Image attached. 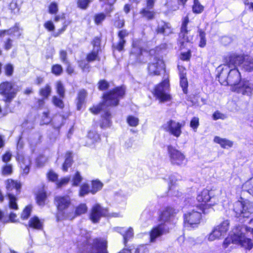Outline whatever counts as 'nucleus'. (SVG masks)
Masks as SVG:
<instances>
[{"label": "nucleus", "mask_w": 253, "mask_h": 253, "mask_svg": "<svg viewBox=\"0 0 253 253\" xmlns=\"http://www.w3.org/2000/svg\"><path fill=\"white\" fill-rule=\"evenodd\" d=\"M58 10V5L55 2H52L49 6V12L51 14H55Z\"/></svg>", "instance_id": "nucleus-58"}, {"label": "nucleus", "mask_w": 253, "mask_h": 253, "mask_svg": "<svg viewBox=\"0 0 253 253\" xmlns=\"http://www.w3.org/2000/svg\"><path fill=\"white\" fill-rule=\"evenodd\" d=\"M169 81L168 79H165L156 86L154 90V95L161 102L169 101L171 98L169 93Z\"/></svg>", "instance_id": "nucleus-5"}, {"label": "nucleus", "mask_w": 253, "mask_h": 253, "mask_svg": "<svg viewBox=\"0 0 253 253\" xmlns=\"http://www.w3.org/2000/svg\"><path fill=\"white\" fill-rule=\"evenodd\" d=\"M241 64H243L242 67L245 71L248 72H252L253 71V61L251 59L247 58L242 62Z\"/></svg>", "instance_id": "nucleus-33"}, {"label": "nucleus", "mask_w": 253, "mask_h": 253, "mask_svg": "<svg viewBox=\"0 0 253 253\" xmlns=\"http://www.w3.org/2000/svg\"><path fill=\"white\" fill-rule=\"evenodd\" d=\"M186 73H181L180 77V84L183 89L184 93H187V88L188 86V82L186 78Z\"/></svg>", "instance_id": "nucleus-36"}, {"label": "nucleus", "mask_w": 253, "mask_h": 253, "mask_svg": "<svg viewBox=\"0 0 253 253\" xmlns=\"http://www.w3.org/2000/svg\"><path fill=\"white\" fill-rule=\"evenodd\" d=\"M92 44L93 46V50H96V51H99L100 50V39L98 37H95L92 42Z\"/></svg>", "instance_id": "nucleus-57"}, {"label": "nucleus", "mask_w": 253, "mask_h": 253, "mask_svg": "<svg viewBox=\"0 0 253 253\" xmlns=\"http://www.w3.org/2000/svg\"><path fill=\"white\" fill-rule=\"evenodd\" d=\"M55 204L58 210L63 211L69 207L71 204V200L68 196H58L54 198Z\"/></svg>", "instance_id": "nucleus-18"}, {"label": "nucleus", "mask_w": 253, "mask_h": 253, "mask_svg": "<svg viewBox=\"0 0 253 253\" xmlns=\"http://www.w3.org/2000/svg\"><path fill=\"white\" fill-rule=\"evenodd\" d=\"M125 89L123 87H118L104 93L103 102L98 105L94 106L90 109L91 112L96 114L101 110L106 112L108 107L116 106L118 105L120 98L125 94Z\"/></svg>", "instance_id": "nucleus-2"}, {"label": "nucleus", "mask_w": 253, "mask_h": 253, "mask_svg": "<svg viewBox=\"0 0 253 253\" xmlns=\"http://www.w3.org/2000/svg\"><path fill=\"white\" fill-rule=\"evenodd\" d=\"M201 212L199 209L193 207L191 211L186 213L184 215L185 224L189 227H194L200 223L201 217Z\"/></svg>", "instance_id": "nucleus-9"}, {"label": "nucleus", "mask_w": 253, "mask_h": 253, "mask_svg": "<svg viewBox=\"0 0 253 253\" xmlns=\"http://www.w3.org/2000/svg\"><path fill=\"white\" fill-rule=\"evenodd\" d=\"M78 64L83 72H88L89 71L90 66L87 61L82 60L78 61Z\"/></svg>", "instance_id": "nucleus-45"}, {"label": "nucleus", "mask_w": 253, "mask_h": 253, "mask_svg": "<svg viewBox=\"0 0 253 253\" xmlns=\"http://www.w3.org/2000/svg\"><path fill=\"white\" fill-rule=\"evenodd\" d=\"M82 177L79 171H77L73 178V185L78 186L82 180Z\"/></svg>", "instance_id": "nucleus-55"}, {"label": "nucleus", "mask_w": 253, "mask_h": 253, "mask_svg": "<svg viewBox=\"0 0 253 253\" xmlns=\"http://www.w3.org/2000/svg\"><path fill=\"white\" fill-rule=\"evenodd\" d=\"M77 247L79 253H108L107 242L93 240L88 234L84 237L81 236L78 237Z\"/></svg>", "instance_id": "nucleus-1"}, {"label": "nucleus", "mask_w": 253, "mask_h": 253, "mask_svg": "<svg viewBox=\"0 0 253 253\" xmlns=\"http://www.w3.org/2000/svg\"><path fill=\"white\" fill-rule=\"evenodd\" d=\"M12 171V166L11 164H6L1 168V174L4 176L10 175Z\"/></svg>", "instance_id": "nucleus-41"}, {"label": "nucleus", "mask_w": 253, "mask_h": 253, "mask_svg": "<svg viewBox=\"0 0 253 253\" xmlns=\"http://www.w3.org/2000/svg\"><path fill=\"white\" fill-rule=\"evenodd\" d=\"M176 213V210L172 207H167L162 212L160 216V220L162 222H166L169 220L174 216Z\"/></svg>", "instance_id": "nucleus-25"}, {"label": "nucleus", "mask_w": 253, "mask_h": 253, "mask_svg": "<svg viewBox=\"0 0 253 253\" xmlns=\"http://www.w3.org/2000/svg\"><path fill=\"white\" fill-rule=\"evenodd\" d=\"M17 160L20 163V167L23 169V173L27 174L30 170L31 161L29 157H24L22 155L18 154L16 158Z\"/></svg>", "instance_id": "nucleus-23"}, {"label": "nucleus", "mask_w": 253, "mask_h": 253, "mask_svg": "<svg viewBox=\"0 0 253 253\" xmlns=\"http://www.w3.org/2000/svg\"><path fill=\"white\" fill-rule=\"evenodd\" d=\"M89 192H90V190L89 189V186L87 184H84L80 187L79 196L80 197H84Z\"/></svg>", "instance_id": "nucleus-46"}, {"label": "nucleus", "mask_w": 253, "mask_h": 253, "mask_svg": "<svg viewBox=\"0 0 253 253\" xmlns=\"http://www.w3.org/2000/svg\"><path fill=\"white\" fill-rule=\"evenodd\" d=\"M148 67V72L152 75H159L161 71L165 69V64L161 57L152 56Z\"/></svg>", "instance_id": "nucleus-12"}, {"label": "nucleus", "mask_w": 253, "mask_h": 253, "mask_svg": "<svg viewBox=\"0 0 253 253\" xmlns=\"http://www.w3.org/2000/svg\"><path fill=\"white\" fill-rule=\"evenodd\" d=\"M197 200L200 202L209 203L196 207V209L202 211L204 214L211 212L213 211L211 207L216 204L218 201L217 197L214 196L213 191H210L208 189H204L199 193L197 195Z\"/></svg>", "instance_id": "nucleus-4"}, {"label": "nucleus", "mask_w": 253, "mask_h": 253, "mask_svg": "<svg viewBox=\"0 0 253 253\" xmlns=\"http://www.w3.org/2000/svg\"><path fill=\"white\" fill-rule=\"evenodd\" d=\"M195 240L193 238L189 237L184 240V244L186 247H191L195 244Z\"/></svg>", "instance_id": "nucleus-63"}, {"label": "nucleus", "mask_w": 253, "mask_h": 253, "mask_svg": "<svg viewBox=\"0 0 253 253\" xmlns=\"http://www.w3.org/2000/svg\"><path fill=\"white\" fill-rule=\"evenodd\" d=\"M90 2V0H78V5L80 8L85 9L87 8Z\"/></svg>", "instance_id": "nucleus-56"}, {"label": "nucleus", "mask_w": 253, "mask_h": 253, "mask_svg": "<svg viewBox=\"0 0 253 253\" xmlns=\"http://www.w3.org/2000/svg\"><path fill=\"white\" fill-rule=\"evenodd\" d=\"M128 34V32L125 29L122 30L118 32V36L119 38V42L116 44L113 45L115 49L119 51L123 50L126 43L125 38L127 37Z\"/></svg>", "instance_id": "nucleus-22"}, {"label": "nucleus", "mask_w": 253, "mask_h": 253, "mask_svg": "<svg viewBox=\"0 0 253 253\" xmlns=\"http://www.w3.org/2000/svg\"><path fill=\"white\" fill-rule=\"evenodd\" d=\"M29 227L34 229L41 230L42 228V223L38 217L35 216L31 218L29 221Z\"/></svg>", "instance_id": "nucleus-29"}, {"label": "nucleus", "mask_w": 253, "mask_h": 253, "mask_svg": "<svg viewBox=\"0 0 253 253\" xmlns=\"http://www.w3.org/2000/svg\"><path fill=\"white\" fill-rule=\"evenodd\" d=\"M127 123L131 126H136L139 123V119L134 116H129L127 118Z\"/></svg>", "instance_id": "nucleus-49"}, {"label": "nucleus", "mask_w": 253, "mask_h": 253, "mask_svg": "<svg viewBox=\"0 0 253 253\" xmlns=\"http://www.w3.org/2000/svg\"><path fill=\"white\" fill-rule=\"evenodd\" d=\"M168 154L170 163L173 165L181 166L185 160L184 155L171 146L168 147Z\"/></svg>", "instance_id": "nucleus-11"}, {"label": "nucleus", "mask_w": 253, "mask_h": 253, "mask_svg": "<svg viewBox=\"0 0 253 253\" xmlns=\"http://www.w3.org/2000/svg\"><path fill=\"white\" fill-rule=\"evenodd\" d=\"M153 8H148L147 6L143 8L140 12L142 16L148 20H151L154 18L155 13L151 10Z\"/></svg>", "instance_id": "nucleus-30"}, {"label": "nucleus", "mask_w": 253, "mask_h": 253, "mask_svg": "<svg viewBox=\"0 0 253 253\" xmlns=\"http://www.w3.org/2000/svg\"><path fill=\"white\" fill-rule=\"evenodd\" d=\"M44 28L48 31H53L55 30V26L51 21H47L44 24Z\"/></svg>", "instance_id": "nucleus-61"}, {"label": "nucleus", "mask_w": 253, "mask_h": 253, "mask_svg": "<svg viewBox=\"0 0 253 253\" xmlns=\"http://www.w3.org/2000/svg\"><path fill=\"white\" fill-rule=\"evenodd\" d=\"M109 87L108 83L105 80H101L98 83V88L101 90L107 89Z\"/></svg>", "instance_id": "nucleus-60"}, {"label": "nucleus", "mask_w": 253, "mask_h": 253, "mask_svg": "<svg viewBox=\"0 0 253 253\" xmlns=\"http://www.w3.org/2000/svg\"><path fill=\"white\" fill-rule=\"evenodd\" d=\"M87 208L86 205L84 204H82L77 207L75 213L76 215H79L83 213H85L87 211Z\"/></svg>", "instance_id": "nucleus-50"}, {"label": "nucleus", "mask_w": 253, "mask_h": 253, "mask_svg": "<svg viewBox=\"0 0 253 253\" xmlns=\"http://www.w3.org/2000/svg\"><path fill=\"white\" fill-rule=\"evenodd\" d=\"M6 188L7 191V195L9 193L18 195L20 191L21 185L17 181L9 179L6 182Z\"/></svg>", "instance_id": "nucleus-21"}, {"label": "nucleus", "mask_w": 253, "mask_h": 253, "mask_svg": "<svg viewBox=\"0 0 253 253\" xmlns=\"http://www.w3.org/2000/svg\"><path fill=\"white\" fill-rule=\"evenodd\" d=\"M199 37L200 39L199 42V46L201 47H204L206 46L207 43V41L206 39V34L201 29L199 30Z\"/></svg>", "instance_id": "nucleus-48"}, {"label": "nucleus", "mask_w": 253, "mask_h": 253, "mask_svg": "<svg viewBox=\"0 0 253 253\" xmlns=\"http://www.w3.org/2000/svg\"><path fill=\"white\" fill-rule=\"evenodd\" d=\"M233 210L237 217H249L253 212V207L248 201H237L234 205Z\"/></svg>", "instance_id": "nucleus-7"}, {"label": "nucleus", "mask_w": 253, "mask_h": 253, "mask_svg": "<svg viewBox=\"0 0 253 253\" xmlns=\"http://www.w3.org/2000/svg\"><path fill=\"white\" fill-rule=\"evenodd\" d=\"M225 118V115L218 111L215 112L212 115V118L214 120H217L218 119L224 120Z\"/></svg>", "instance_id": "nucleus-62"}, {"label": "nucleus", "mask_w": 253, "mask_h": 253, "mask_svg": "<svg viewBox=\"0 0 253 253\" xmlns=\"http://www.w3.org/2000/svg\"><path fill=\"white\" fill-rule=\"evenodd\" d=\"M55 88L56 92L59 94V96L62 98H64L65 96V89L63 83L60 81L56 82Z\"/></svg>", "instance_id": "nucleus-35"}, {"label": "nucleus", "mask_w": 253, "mask_h": 253, "mask_svg": "<svg viewBox=\"0 0 253 253\" xmlns=\"http://www.w3.org/2000/svg\"><path fill=\"white\" fill-rule=\"evenodd\" d=\"M229 221L225 220L219 225L216 226L208 236V240L213 241L219 239L222 236H224L229 227Z\"/></svg>", "instance_id": "nucleus-13"}, {"label": "nucleus", "mask_w": 253, "mask_h": 253, "mask_svg": "<svg viewBox=\"0 0 253 253\" xmlns=\"http://www.w3.org/2000/svg\"><path fill=\"white\" fill-rule=\"evenodd\" d=\"M156 32L158 34L169 35L172 33V29L169 23L161 21L158 22Z\"/></svg>", "instance_id": "nucleus-24"}, {"label": "nucleus", "mask_w": 253, "mask_h": 253, "mask_svg": "<svg viewBox=\"0 0 253 253\" xmlns=\"http://www.w3.org/2000/svg\"><path fill=\"white\" fill-rule=\"evenodd\" d=\"M98 51L93 50L86 56V60L88 62H92L96 60H99Z\"/></svg>", "instance_id": "nucleus-44"}, {"label": "nucleus", "mask_w": 253, "mask_h": 253, "mask_svg": "<svg viewBox=\"0 0 253 253\" xmlns=\"http://www.w3.org/2000/svg\"><path fill=\"white\" fill-rule=\"evenodd\" d=\"M32 211V207L31 206H27L21 215V218L22 219H27L30 215Z\"/></svg>", "instance_id": "nucleus-51"}, {"label": "nucleus", "mask_w": 253, "mask_h": 253, "mask_svg": "<svg viewBox=\"0 0 253 253\" xmlns=\"http://www.w3.org/2000/svg\"><path fill=\"white\" fill-rule=\"evenodd\" d=\"M46 198V193L44 192H40L37 196V203L40 206H43Z\"/></svg>", "instance_id": "nucleus-47"}, {"label": "nucleus", "mask_w": 253, "mask_h": 253, "mask_svg": "<svg viewBox=\"0 0 253 253\" xmlns=\"http://www.w3.org/2000/svg\"><path fill=\"white\" fill-rule=\"evenodd\" d=\"M13 72V67L11 64H7L5 67V73L6 75L11 76Z\"/></svg>", "instance_id": "nucleus-64"}, {"label": "nucleus", "mask_w": 253, "mask_h": 253, "mask_svg": "<svg viewBox=\"0 0 253 253\" xmlns=\"http://www.w3.org/2000/svg\"><path fill=\"white\" fill-rule=\"evenodd\" d=\"M236 89L238 93L251 96L253 92V84L248 80H242L236 86Z\"/></svg>", "instance_id": "nucleus-15"}, {"label": "nucleus", "mask_w": 253, "mask_h": 253, "mask_svg": "<svg viewBox=\"0 0 253 253\" xmlns=\"http://www.w3.org/2000/svg\"><path fill=\"white\" fill-rule=\"evenodd\" d=\"M217 76L219 82L224 85H238L241 80L240 73L237 68L229 70L227 66H224Z\"/></svg>", "instance_id": "nucleus-3"}, {"label": "nucleus", "mask_w": 253, "mask_h": 253, "mask_svg": "<svg viewBox=\"0 0 253 253\" xmlns=\"http://www.w3.org/2000/svg\"><path fill=\"white\" fill-rule=\"evenodd\" d=\"M13 45V41L10 38H6L3 41V47L6 50H8L12 48Z\"/></svg>", "instance_id": "nucleus-53"}, {"label": "nucleus", "mask_w": 253, "mask_h": 253, "mask_svg": "<svg viewBox=\"0 0 253 253\" xmlns=\"http://www.w3.org/2000/svg\"><path fill=\"white\" fill-rule=\"evenodd\" d=\"M188 22V18L187 17H185L182 24L180 33L179 35V42L181 44V46H184V43L189 42L191 40L187 36L188 31L187 29V25Z\"/></svg>", "instance_id": "nucleus-17"}, {"label": "nucleus", "mask_w": 253, "mask_h": 253, "mask_svg": "<svg viewBox=\"0 0 253 253\" xmlns=\"http://www.w3.org/2000/svg\"><path fill=\"white\" fill-rule=\"evenodd\" d=\"M51 71L52 73L56 76H59L62 74L63 72V69L61 65L59 64H56L52 66Z\"/></svg>", "instance_id": "nucleus-52"}, {"label": "nucleus", "mask_w": 253, "mask_h": 253, "mask_svg": "<svg viewBox=\"0 0 253 253\" xmlns=\"http://www.w3.org/2000/svg\"><path fill=\"white\" fill-rule=\"evenodd\" d=\"M17 90L12 83L4 82L0 84V94L4 96V101L10 102L15 97Z\"/></svg>", "instance_id": "nucleus-8"}, {"label": "nucleus", "mask_w": 253, "mask_h": 253, "mask_svg": "<svg viewBox=\"0 0 253 253\" xmlns=\"http://www.w3.org/2000/svg\"><path fill=\"white\" fill-rule=\"evenodd\" d=\"M51 92V86L49 84H46L40 89V94L44 98H47L50 95Z\"/></svg>", "instance_id": "nucleus-39"}, {"label": "nucleus", "mask_w": 253, "mask_h": 253, "mask_svg": "<svg viewBox=\"0 0 253 253\" xmlns=\"http://www.w3.org/2000/svg\"><path fill=\"white\" fill-rule=\"evenodd\" d=\"M182 127L181 124L173 120H169L162 126V128L165 131L177 138L179 137L182 133Z\"/></svg>", "instance_id": "nucleus-14"}, {"label": "nucleus", "mask_w": 253, "mask_h": 253, "mask_svg": "<svg viewBox=\"0 0 253 253\" xmlns=\"http://www.w3.org/2000/svg\"><path fill=\"white\" fill-rule=\"evenodd\" d=\"M72 164V153L70 152L66 153L65 155V161L62 166V170L64 171H67L69 168H70Z\"/></svg>", "instance_id": "nucleus-31"}, {"label": "nucleus", "mask_w": 253, "mask_h": 253, "mask_svg": "<svg viewBox=\"0 0 253 253\" xmlns=\"http://www.w3.org/2000/svg\"><path fill=\"white\" fill-rule=\"evenodd\" d=\"M106 17V15L104 13H96L94 16V22L96 25H100L105 19Z\"/></svg>", "instance_id": "nucleus-42"}, {"label": "nucleus", "mask_w": 253, "mask_h": 253, "mask_svg": "<svg viewBox=\"0 0 253 253\" xmlns=\"http://www.w3.org/2000/svg\"><path fill=\"white\" fill-rule=\"evenodd\" d=\"M243 188L244 190L253 196V177L247 181L244 184Z\"/></svg>", "instance_id": "nucleus-37"}, {"label": "nucleus", "mask_w": 253, "mask_h": 253, "mask_svg": "<svg viewBox=\"0 0 253 253\" xmlns=\"http://www.w3.org/2000/svg\"><path fill=\"white\" fill-rule=\"evenodd\" d=\"M20 5V0H12L9 4V8L14 13L18 12Z\"/></svg>", "instance_id": "nucleus-43"}, {"label": "nucleus", "mask_w": 253, "mask_h": 253, "mask_svg": "<svg viewBox=\"0 0 253 253\" xmlns=\"http://www.w3.org/2000/svg\"><path fill=\"white\" fill-rule=\"evenodd\" d=\"M23 29L18 25L16 24L14 27L8 30H0V38L3 37L5 35H10L19 38L22 34Z\"/></svg>", "instance_id": "nucleus-20"}, {"label": "nucleus", "mask_w": 253, "mask_h": 253, "mask_svg": "<svg viewBox=\"0 0 253 253\" xmlns=\"http://www.w3.org/2000/svg\"><path fill=\"white\" fill-rule=\"evenodd\" d=\"M244 231L246 230H242L241 227L239 231L234 233L231 236L232 242L246 250L250 251L253 248V243L251 239L245 236Z\"/></svg>", "instance_id": "nucleus-6"}, {"label": "nucleus", "mask_w": 253, "mask_h": 253, "mask_svg": "<svg viewBox=\"0 0 253 253\" xmlns=\"http://www.w3.org/2000/svg\"><path fill=\"white\" fill-rule=\"evenodd\" d=\"M52 102L53 104L60 108H63L64 107V103L62 100L56 96H54L52 97Z\"/></svg>", "instance_id": "nucleus-54"}, {"label": "nucleus", "mask_w": 253, "mask_h": 253, "mask_svg": "<svg viewBox=\"0 0 253 253\" xmlns=\"http://www.w3.org/2000/svg\"><path fill=\"white\" fill-rule=\"evenodd\" d=\"M168 232V228L165 224H160L152 229L150 233V242H155L156 239Z\"/></svg>", "instance_id": "nucleus-19"}, {"label": "nucleus", "mask_w": 253, "mask_h": 253, "mask_svg": "<svg viewBox=\"0 0 253 253\" xmlns=\"http://www.w3.org/2000/svg\"><path fill=\"white\" fill-rule=\"evenodd\" d=\"M108 215V210L103 208L99 205L97 204L93 206L92 209L90 218L93 222L95 223L98 222L101 217Z\"/></svg>", "instance_id": "nucleus-16"}, {"label": "nucleus", "mask_w": 253, "mask_h": 253, "mask_svg": "<svg viewBox=\"0 0 253 253\" xmlns=\"http://www.w3.org/2000/svg\"><path fill=\"white\" fill-rule=\"evenodd\" d=\"M16 195H15V193H9L8 194V197L9 200V207L11 209L17 210L18 209V205L16 202V198L15 197Z\"/></svg>", "instance_id": "nucleus-38"}, {"label": "nucleus", "mask_w": 253, "mask_h": 253, "mask_svg": "<svg viewBox=\"0 0 253 253\" xmlns=\"http://www.w3.org/2000/svg\"><path fill=\"white\" fill-rule=\"evenodd\" d=\"M115 230L123 236L124 243L125 245L133 236V229L131 227H129L127 230L124 227H117Z\"/></svg>", "instance_id": "nucleus-26"}, {"label": "nucleus", "mask_w": 253, "mask_h": 253, "mask_svg": "<svg viewBox=\"0 0 253 253\" xmlns=\"http://www.w3.org/2000/svg\"><path fill=\"white\" fill-rule=\"evenodd\" d=\"M199 120L197 117H194L190 122V126L194 129H196L199 125Z\"/></svg>", "instance_id": "nucleus-59"}, {"label": "nucleus", "mask_w": 253, "mask_h": 253, "mask_svg": "<svg viewBox=\"0 0 253 253\" xmlns=\"http://www.w3.org/2000/svg\"><path fill=\"white\" fill-rule=\"evenodd\" d=\"M111 115L108 111L105 112L102 117V122L100 124V126L102 128H106L110 126L111 124Z\"/></svg>", "instance_id": "nucleus-32"}, {"label": "nucleus", "mask_w": 253, "mask_h": 253, "mask_svg": "<svg viewBox=\"0 0 253 253\" xmlns=\"http://www.w3.org/2000/svg\"><path fill=\"white\" fill-rule=\"evenodd\" d=\"M86 91L84 89H81L78 94L77 106L78 110L82 108V106L84 102L85 98L86 96Z\"/></svg>", "instance_id": "nucleus-27"}, {"label": "nucleus", "mask_w": 253, "mask_h": 253, "mask_svg": "<svg viewBox=\"0 0 253 253\" xmlns=\"http://www.w3.org/2000/svg\"><path fill=\"white\" fill-rule=\"evenodd\" d=\"M214 141L220 145L223 148L231 147L233 146V142L225 138H220L218 136H215L214 138Z\"/></svg>", "instance_id": "nucleus-28"}, {"label": "nucleus", "mask_w": 253, "mask_h": 253, "mask_svg": "<svg viewBox=\"0 0 253 253\" xmlns=\"http://www.w3.org/2000/svg\"><path fill=\"white\" fill-rule=\"evenodd\" d=\"M244 60V57L242 55L235 53H229L224 57L225 64L218 67V70L221 69L224 66H227L229 69L230 68H236L237 66L241 64Z\"/></svg>", "instance_id": "nucleus-10"}, {"label": "nucleus", "mask_w": 253, "mask_h": 253, "mask_svg": "<svg viewBox=\"0 0 253 253\" xmlns=\"http://www.w3.org/2000/svg\"><path fill=\"white\" fill-rule=\"evenodd\" d=\"M192 10L194 13L199 14L203 11L204 6L200 3L198 0H194Z\"/></svg>", "instance_id": "nucleus-40"}, {"label": "nucleus", "mask_w": 253, "mask_h": 253, "mask_svg": "<svg viewBox=\"0 0 253 253\" xmlns=\"http://www.w3.org/2000/svg\"><path fill=\"white\" fill-rule=\"evenodd\" d=\"M102 183L101 182L98 180H95L92 181L90 193H91L92 194H95L97 191H99L102 189Z\"/></svg>", "instance_id": "nucleus-34"}]
</instances>
